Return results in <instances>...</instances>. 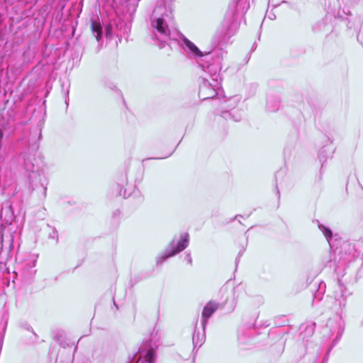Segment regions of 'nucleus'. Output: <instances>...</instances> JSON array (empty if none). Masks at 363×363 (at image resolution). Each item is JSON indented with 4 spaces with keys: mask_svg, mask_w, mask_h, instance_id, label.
<instances>
[{
    "mask_svg": "<svg viewBox=\"0 0 363 363\" xmlns=\"http://www.w3.org/2000/svg\"><path fill=\"white\" fill-rule=\"evenodd\" d=\"M238 289H239V286H236V287H235V288L233 289V293H234V294H235V292L238 290Z\"/></svg>",
    "mask_w": 363,
    "mask_h": 363,
    "instance_id": "33",
    "label": "nucleus"
},
{
    "mask_svg": "<svg viewBox=\"0 0 363 363\" xmlns=\"http://www.w3.org/2000/svg\"><path fill=\"white\" fill-rule=\"evenodd\" d=\"M114 35L116 37L121 36V33H116L113 29V23L109 22L105 27V36L106 38L111 40L113 38Z\"/></svg>",
    "mask_w": 363,
    "mask_h": 363,
    "instance_id": "20",
    "label": "nucleus"
},
{
    "mask_svg": "<svg viewBox=\"0 0 363 363\" xmlns=\"http://www.w3.org/2000/svg\"><path fill=\"white\" fill-rule=\"evenodd\" d=\"M16 129L14 120L11 117H0V139H3L4 135H11Z\"/></svg>",
    "mask_w": 363,
    "mask_h": 363,
    "instance_id": "9",
    "label": "nucleus"
},
{
    "mask_svg": "<svg viewBox=\"0 0 363 363\" xmlns=\"http://www.w3.org/2000/svg\"><path fill=\"white\" fill-rule=\"evenodd\" d=\"M48 227L51 228V232H50L48 233V238L55 240L56 242H58L57 230L54 228H51L49 225H48Z\"/></svg>",
    "mask_w": 363,
    "mask_h": 363,
    "instance_id": "24",
    "label": "nucleus"
},
{
    "mask_svg": "<svg viewBox=\"0 0 363 363\" xmlns=\"http://www.w3.org/2000/svg\"><path fill=\"white\" fill-rule=\"evenodd\" d=\"M271 18V20H273L274 18H275V16L274 15V17L273 16H271V17H269Z\"/></svg>",
    "mask_w": 363,
    "mask_h": 363,
    "instance_id": "36",
    "label": "nucleus"
},
{
    "mask_svg": "<svg viewBox=\"0 0 363 363\" xmlns=\"http://www.w3.org/2000/svg\"><path fill=\"white\" fill-rule=\"evenodd\" d=\"M128 184V178L126 174L122 175L119 179V182L115 186L116 196H123L127 198L130 195V193H127V189L125 185Z\"/></svg>",
    "mask_w": 363,
    "mask_h": 363,
    "instance_id": "15",
    "label": "nucleus"
},
{
    "mask_svg": "<svg viewBox=\"0 0 363 363\" xmlns=\"http://www.w3.org/2000/svg\"><path fill=\"white\" fill-rule=\"evenodd\" d=\"M69 86H68L65 89V85L64 84L62 85V92L64 94L65 104H67V106L68 105L67 99H68V95H69Z\"/></svg>",
    "mask_w": 363,
    "mask_h": 363,
    "instance_id": "27",
    "label": "nucleus"
},
{
    "mask_svg": "<svg viewBox=\"0 0 363 363\" xmlns=\"http://www.w3.org/2000/svg\"><path fill=\"white\" fill-rule=\"evenodd\" d=\"M185 259L189 264H192V258L190 253H187L185 256Z\"/></svg>",
    "mask_w": 363,
    "mask_h": 363,
    "instance_id": "28",
    "label": "nucleus"
},
{
    "mask_svg": "<svg viewBox=\"0 0 363 363\" xmlns=\"http://www.w3.org/2000/svg\"><path fill=\"white\" fill-rule=\"evenodd\" d=\"M172 21V12L170 7L157 6L151 17V26L154 29V35L160 41V48H162L168 40L177 41L185 52L193 57L206 55L199 48L177 30H170Z\"/></svg>",
    "mask_w": 363,
    "mask_h": 363,
    "instance_id": "1",
    "label": "nucleus"
},
{
    "mask_svg": "<svg viewBox=\"0 0 363 363\" xmlns=\"http://www.w3.org/2000/svg\"><path fill=\"white\" fill-rule=\"evenodd\" d=\"M281 101L277 96H268L267 99V108L269 111L274 112L279 110Z\"/></svg>",
    "mask_w": 363,
    "mask_h": 363,
    "instance_id": "17",
    "label": "nucleus"
},
{
    "mask_svg": "<svg viewBox=\"0 0 363 363\" xmlns=\"http://www.w3.org/2000/svg\"><path fill=\"white\" fill-rule=\"evenodd\" d=\"M328 142L329 144L323 146L318 152V159L321 163V169L323 167L324 162H325L328 159L332 158L335 152V148L333 145H332V140L328 138Z\"/></svg>",
    "mask_w": 363,
    "mask_h": 363,
    "instance_id": "12",
    "label": "nucleus"
},
{
    "mask_svg": "<svg viewBox=\"0 0 363 363\" xmlns=\"http://www.w3.org/2000/svg\"><path fill=\"white\" fill-rule=\"evenodd\" d=\"M315 222L317 223L319 230L326 238L330 247H332L333 245H334V242L337 241L340 238L338 234H333L332 230L329 227L320 223L319 220H316Z\"/></svg>",
    "mask_w": 363,
    "mask_h": 363,
    "instance_id": "13",
    "label": "nucleus"
},
{
    "mask_svg": "<svg viewBox=\"0 0 363 363\" xmlns=\"http://www.w3.org/2000/svg\"><path fill=\"white\" fill-rule=\"evenodd\" d=\"M1 218L4 219L6 224H11L14 219V214L11 210V205H9L6 207H3L1 213Z\"/></svg>",
    "mask_w": 363,
    "mask_h": 363,
    "instance_id": "16",
    "label": "nucleus"
},
{
    "mask_svg": "<svg viewBox=\"0 0 363 363\" xmlns=\"http://www.w3.org/2000/svg\"><path fill=\"white\" fill-rule=\"evenodd\" d=\"M113 23V29L116 33H120L123 28L125 29L124 26L125 23L120 18H114L110 21Z\"/></svg>",
    "mask_w": 363,
    "mask_h": 363,
    "instance_id": "22",
    "label": "nucleus"
},
{
    "mask_svg": "<svg viewBox=\"0 0 363 363\" xmlns=\"http://www.w3.org/2000/svg\"><path fill=\"white\" fill-rule=\"evenodd\" d=\"M38 147V143H33L29 146L27 151L22 153V157L24 169L28 173L30 187L32 190L40 189L43 196L45 197L48 182L42 174L40 166V160L35 156Z\"/></svg>",
    "mask_w": 363,
    "mask_h": 363,
    "instance_id": "3",
    "label": "nucleus"
},
{
    "mask_svg": "<svg viewBox=\"0 0 363 363\" xmlns=\"http://www.w3.org/2000/svg\"><path fill=\"white\" fill-rule=\"evenodd\" d=\"M28 330H31V331H32V333H34V332H33V329H32V328H31V327H28Z\"/></svg>",
    "mask_w": 363,
    "mask_h": 363,
    "instance_id": "34",
    "label": "nucleus"
},
{
    "mask_svg": "<svg viewBox=\"0 0 363 363\" xmlns=\"http://www.w3.org/2000/svg\"><path fill=\"white\" fill-rule=\"evenodd\" d=\"M206 328H203L201 325V329L198 328L196 325H195L194 330L192 334V343L194 345V349L196 347L199 348L206 340Z\"/></svg>",
    "mask_w": 363,
    "mask_h": 363,
    "instance_id": "14",
    "label": "nucleus"
},
{
    "mask_svg": "<svg viewBox=\"0 0 363 363\" xmlns=\"http://www.w3.org/2000/svg\"><path fill=\"white\" fill-rule=\"evenodd\" d=\"M160 338L158 331L154 328L149 337L143 340L138 352L132 357H129L128 363H155L157 359Z\"/></svg>",
    "mask_w": 363,
    "mask_h": 363,
    "instance_id": "4",
    "label": "nucleus"
},
{
    "mask_svg": "<svg viewBox=\"0 0 363 363\" xmlns=\"http://www.w3.org/2000/svg\"><path fill=\"white\" fill-rule=\"evenodd\" d=\"M173 152H174V150H173L172 152H170L169 154L167 155L166 156H164V157H157V159H164V158H167V157H169L170 155H172V154L173 153Z\"/></svg>",
    "mask_w": 363,
    "mask_h": 363,
    "instance_id": "32",
    "label": "nucleus"
},
{
    "mask_svg": "<svg viewBox=\"0 0 363 363\" xmlns=\"http://www.w3.org/2000/svg\"><path fill=\"white\" fill-rule=\"evenodd\" d=\"M201 82L199 86V96L202 101L214 99L219 95L220 83L210 82L206 77H201Z\"/></svg>",
    "mask_w": 363,
    "mask_h": 363,
    "instance_id": "7",
    "label": "nucleus"
},
{
    "mask_svg": "<svg viewBox=\"0 0 363 363\" xmlns=\"http://www.w3.org/2000/svg\"><path fill=\"white\" fill-rule=\"evenodd\" d=\"M233 99H228L224 101V104L222 106V108L223 110L221 111L220 116L223 118L228 120L231 119L233 121L238 122L240 121L242 119V114L241 112L235 108H230V110L227 109L230 107V106L225 105V104H230Z\"/></svg>",
    "mask_w": 363,
    "mask_h": 363,
    "instance_id": "10",
    "label": "nucleus"
},
{
    "mask_svg": "<svg viewBox=\"0 0 363 363\" xmlns=\"http://www.w3.org/2000/svg\"><path fill=\"white\" fill-rule=\"evenodd\" d=\"M330 5L329 6L331 8V10L335 11L337 9L340 8V0H329Z\"/></svg>",
    "mask_w": 363,
    "mask_h": 363,
    "instance_id": "25",
    "label": "nucleus"
},
{
    "mask_svg": "<svg viewBox=\"0 0 363 363\" xmlns=\"http://www.w3.org/2000/svg\"><path fill=\"white\" fill-rule=\"evenodd\" d=\"M276 192H277V196H278V199H280V192H279V190L278 189L277 184L276 185Z\"/></svg>",
    "mask_w": 363,
    "mask_h": 363,
    "instance_id": "31",
    "label": "nucleus"
},
{
    "mask_svg": "<svg viewBox=\"0 0 363 363\" xmlns=\"http://www.w3.org/2000/svg\"><path fill=\"white\" fill-rule=\"evenodd\" d=\"M244 251H245V250H240V251L239 252V253H238V257L236 258V262H238V258L242 255V254H243Z\"/></svg>",
    "mask_w": 363,
    "mask_h": 363,
    "instance_id": "30",
    "label": "nucleus"
},
{
    "mask_svg": "<svg viewBox=\"0 0 363 363\" xmlns=\"http://www.w3.org/2000/svg\"><path fill=\"white\" fill-rule=\"evenodd\" d=\"M189 243V235L187 233H182L179 235V239L173 238L164 251L157 257V264H162L168 258L173 257L185 250Z\"/></svg>",
    "mask_w": 363,
    "mask_h": 363,
    "instance_id": "6",
    "label": "nucleus"
},
{
    "mask_svg": "<svg viewBox=\"0 0 363 363\" xmlns=\"http://www.w3.org/2000/svg\"><path fill=\"white\" fill-rule=\"evenodd\" d=\"M238 27L235 12L233 10H228L221 26L216 30L212 38V45L215 48L226 45L230 38L238 31Z\"/></svg>",
    "mask_w": 363,
    "mask_h": 363,
    "instance_id": "5",
    "label": "nucleus"
},
{
    "mask_svg": "<svg viewBox=\"0 0 363 363\" xmlns=\"http://www.w3.org/2000/svg\"><path fill=\"white\" fill-rule=\"evenodd\" d=\"M235 306H236V302L233 301L232 303H231V305H230V308L229 309V312L233 311L235 308Z\"/></svg>",
    "mask_w": 363,
    "mask_h": 363,
    "instance_id": "29",
    "label": "nucleus"
},
{
    "mask_svg": "<svg viewBox=\"0 0 363 363\" xmlns=\"http://www.w3.org/2000/svg\"><path fill=\"white\" fill-rule=\"evenodd\" d=\"M91 31L97 41H99L103 36V27L100 22L91 21Z\"/></svg>",
    "mask_w": 363,
    "mask_h": 363,
    "instance_id": "18",
    "label": "nucleus"
},
{
    "mask_svg": "<svg viewBox=\"0 0 363 363\" xmlns=\"http://www.w3.org/2000/svg\"><path fill=\"white\" fill-rule=\"evenodd\" d=\"M212 55V57L214 58V63H219L221 65V60H223L225 55H226V52L223 50L222 48L219 49H215L211 52H206V55Z\"/></svg>",
    "mask_w": 363,
    "mask_h": 363,
    "instance_id": "19",
    "label": "nucleus"
},
{
    "mask_svg": "<svg viewBox=\"0 0 363 363\" xmlns=\"http://www.w3.org/2000/svg\"><path fill=\"white\" fill-rule=\"evenodd\" d=\"M350 294L343 281L340 279H337L333 292L335 299L333 308L338 317V320L330 319L324 332L325 335L329 337H335L332 347H334L339 342L344 333L345 321L343 318L345 315L347 298Z\"/></svg>",
    "mask_w": 363,
    "mask_h": 363,
    "instance_id": "2",
    "label": "nucleus"
},
{
    "mask_svg": "<svg viewBox=\"0 0 363 363\" xmlns=\"http://www.w3.org/2000/svg\"><path fill=\"white\" fill-rule=\"evenodd\" d=\"M315 326V323H311V325L306 326V328L305 329V331L303 332V333H304L303 338L306 336V337H310V336H311L313 334Z\"/></svg>",
    "mask_w": 363,
    "mask_h": 363,
    "instance_id": "23",
    "label": "nucleus"
},
{
    "mask_svg": "<svg viewBox=\"0 0 363 363\" xmlns=\"http://www.w3.org/2000/svg\"><path fill=\"white\" fill-rule=\"evenodd\" d=\"M223 305L213 301H208L204 306L201 314V325L206 328L208 318Z\"/></svg>",
    "mask_w": 363,
    "mask_h": 363,
    "instance_id": "8",
    "label": "nucleus"
},
{
    "mask_svg": "<svg viewBox=\"0 0 363 363\" xmlns=\"http://www.w3.org/2000/svg\"><path fill=\"white\" fill-rule=\"evenodd\" d=\"M326 26L325 21H320L316 23V25L313 27V30L315 31H320L325 30V27Z\"/></svg>",
    "mask_w": 363,
    "mask_h": 363,
    "instance_id": "26",
    "label": "nucleus"
},
{
    "mask_svg": "<svg viewBox=\"0 0 363 363\" xmlns=\"http://www.w3.org/2000/svg\"><path fill=\"white\" fill-rule=\"evenodd\" d=\"M203 72L209 77L211 82H220L221 77L220 72L221 70V65L219 63H213L207 66L201 65Z\"/></svg>",
    "mask_w": 363,
    "mask_h": 363,
    "instance_id": "11",
    "label": "nucleus"
},
{
    "mask_svg": "<svg viewBox=\"0 0 363 363\" xmlns=\"http://www.w3.org/2000/svg\"><path fill=\"white\" fill-rule=\"evenodd\" d=\"M271 18V20H273L274 18H275V16L274 15V17L273 16H271V17H269Z\"/></svg>",
    "mask_w": 363,
    "mask_h": 363,
    "instance_id": "35",
    "label": "nucleus"
},
{
    "mask_svg": "<svg viewBox=\"0 0 363 363\" xmlns=\"http://www.w3.org/2000/svg\"><path fill=\"white\" fill-rule=\"evenodd\" d=\"M325 284L324 282H320L318 284V288L316 289L315 292L313 294V301H320L323 298V294L325 293Z\"/></svg>",
    "mask_w": 363,
    "mask_h": 363,
    "instance_id": "21",
    "label": "nucleus"
}]
</instances>
